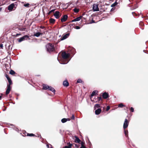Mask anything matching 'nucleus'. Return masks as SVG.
Returning a JSON list of instances; mask_svg holds the SVG:
<instances>
[{
    "mask_svg": "<svg viewBox=\"0 0 148 148\" xmlns=\"http://www.w3.org/2000/svg\"><path fill=\"white\" fill-rule=\"evenodd\" d=\"M47 51L49 53L55 51V48L53 45L50 43L47 44L46 46Z\"/></svg>",
    "mask_w": 148,
    "mask_h": 148,
    "instance_id": "1",
    "label": "nucleus"
},
{
    "mask_svg": "<svg viewBox=\"0 0 148 148\" xmlns=\"http://www.w3.org/2000/svg\"><path fill=\"white\" fill-rule=\"evenodd\" d=\"M8 82V84L7 85V89L5 92V94L8 95L11 90V88L10 85L12 84V81L10 78H8L7 79Z\"/></svg>",
    "mask_w": 148,
    "mask_h": 148,
    "instance_id": "2",
    "label": "nucleus"
},
{
    "mask_svg": "<svg viewBox=\"0 0 148 148\" xmlns=\"http://www.w3.org/2000/svg\"><path fill=\"white\" fill-rule=\"evenodd\" d=\"M70 56L69 53H67L65 51H63L62 53V57L63 59H68Z\"/></svg>",
    "mask_w": 148,
    "mask_h": 148,
    "instance_id": "3",
    "label": "nucleus"
},
{
    "mask_svg": "<svg viewBox=\"0 0 148 148\" xmlns=\"http://www.w3.org/2000/svg\"><path fill=\"white\" fill-rule=\"evenodd\" d=\"M129 121L127 119H125L123 124V128L124 129H126L128 126Z\"/></svg>",
    "mask_w": 148,
    "mask_h": 148,
    "instance_id": "4",
    "label": "nucleus"
},
{
    "mask_svg": "<svg viewBox=\"0 0 148 148\" xmlns=\"http://www.w3.org/2000/svg\"><path fill=\"white\" fill-rule=\"evenodd\" d=\"M29 38V36L27 35H25L22 37H21L19 39H18L17 40L19 42H21L22 41L24 40L25 39H27Z\"/></svg>",
    "mask_w": 148,
    "mask_h": 148,
    "instance_id": "5",
    "label": "nucleus"
},
{
    "mask_svg": "<svg viewBox=\"0 0 148 148\" xmlns=\"http://www.w3.org/2000/svg\"><path fill=\"white\" fill-rule=\"evenodd\" d=\"M93 10L94 11H99L98 4H94L93 5Z\"/></svg>",
    "mask_w": 148,
    "mask_h": 148,
    "instance_id": "6",
    "label": "nucleus"
},
{
    "mask_svg": "<svg viewBox=\"0 0 148 148\" xmlns=\"http://www.w3.org/2000/svg\"><path fill=\"white\" fill-rule=\"evenodd\" d=\"M68 16L67 15H65L62 16L60 19L62 22H65L66 21L68 18Z\"/></svg>",
    "mask_w": 148,
    "mask_h": 148,
    "instance_id": "7",
    "label": "nucleus"
},
{
    "mask_svg": "<svg viewBox=\"0 0 148 148\" xmlns=\"http://www.w3.org/2000/svg\"><path fill=\"white\" fill-rule=\"evenodd\" d=\"M91 100V101L92 102H100V101H101V102L102 101V100L101 97H97V101H96V99L94 100V99L92 100L91 98H90Z\"/></svg>",
    "mask_w": 148,
    "mask_h": 148,
    "instance_id": "8",
    "label": "nucleus"
},
{
    "mask_svg": "<svg viewBox=\"0 0 148 148\" xmlns=\"http://www.w3.org/2000/svg\"><path fill=\"white\" fill-rule=\"evenodd\" d=\"M14 4V3H12L10 5H9L8 7V9L9 10L12 11L13 9Z\"/></svg>",
    "mask_w": 148,
    "mask_h": 148,
    "instance_id": "9",
    "label": "nucleus"
},
{
    "mask_svg": "<svg viewBox=\"0 0 148 148\" xmlns=\"http://www.w3.org/2000/svg\"><path fill=\"white\" fill-rule=\"evenodd\" d=\"M60 12L58 11H56L55 12V13L54 14V15L56 18L57 19L59 18L60 15H59Z\"/></svg>",
    "mask_w": 148,
    "mask_h": 148,
    "instance_id": "10",
    "label": "nucleus"
},
{
    "mask_svg": "<svg viewBox=\"0 0 148 148\" xmlns=\"http://www.w3.org/2000/svg\"><path fill=\"white\" fill-rule=\"evenodd\" d=\"M45 33V31L43 32H38L34 34V36L37 37H39L40 35L43 34Z\"/></svg>",
    "mask_w": 148,
    "mask_h": 148,
    "instance_id": "11",
    "label": "nucleus"
},
{
    "mask_svg": "<svg viewBox=\"0 0 148 148\" xmlns=\"http://www.w3.org/2000/svg\"><path fill=\"white\" fill-rule=\"evenodd\" d=\"M109 95L106 92H105L103 93L102 97L104 99H106L109 97Z\"/></svg>",
    "mask_w": 148,
    "mask_h": 148,
    "instance_id": "12",
    "label": "nucleus"
},
{
    "mask_svg": "<svg viewBox=\"0 0 148 148\" xmlns=\"http://www.w3.org/2000/svg\"><path fill=\"white\" fill-rule=\"evenodd\" d=\"M63 84L65 87H67L69 86V84L67 80H66L63 81Z\"/></svg>",
    "mask_w": 148,
    "mask_h": 148,
    "instance_id": "13",
    "label": "nucleus"
},
{
    "mask_svg": "<svg viewBox=\"0 0 148 148\" xmlns=\"http://www.w3.org/2000/svg\"><path fill=\"white\" fill-rule=\"evenodd\" d=\"M69 36V33H67L66 34H65V35H64L62 36V37L61 38V40H63L66 39L67 37H68Z\"/></svg>",
    "mask_w": 148,
    "mask_h": 148,
    "instance_id": "14",
    "label": "nucleus"
},
{
    "mask_svg": "<svg viewBox=\"0 0 148 148\" xmlns=\"http://www.w3.org/2000/svg\"><path fill=\"white\" fill-rule=\"evenodd\" d=\"M101 112V108H98L95 111V114L96 115L99 114Z\"/></svg>",
    "mask_w": 148,
    "mask_h": 148,
    "instance_id": "15",
    "label": "nucleus"
},
{
    "mask_svg": "<svg viewBox=\"0 0 148 148\" xmlns=\"http://www.w3.org/2000/svg\"><path fill=\"white\" fill-rule=\"evenodd\" d=\"M82 17V16H80L78 17H77L76 18L73 20L71 21V22L79 21L81 19Z\"/></svg>",
    "mask_w": 148,
    "mask_h": 148,
    "instance_id": "16",
    "label": "nucleus"
},
{
    "mask_svg": "<svg viewBox=\"0 0 148 148\" xmlns=\"http://www.w3.org/2000/svg\"><path fill=\"white\" fill-rule=\"evenodd\" d=\"M75 142L77 143H79L81 141L79 139L77 136H75Z\"/></svg>",
    "mask_w": 148,
    "mask_h": 148,
    "instance_id": "17",
    "label": "nucleus"
},
{
    "mask_svg": "<svg viewBox=\"0 0 148 148\" xmlns=\"http://www.w3.org/2000/svg\"><path fill=\"white\" fill-rule=\"evenodd\" d=\"M49 88V86L48 85H47L45 84H43V89L44 90H46L48 89Z\"/></svg>",
    "mask_w": 148,
    "mask_h": 148,
    "instance_id": "18",
    "label": "nucleus"
},
{
    "mask_svg": "<svg viewBox=\"0 0 148 148\" xmlns=\"http://www.w3.org/2000/svg\"><path fill=\"white\" fill-rule=\"evenodd\" d=\"M67 144L68 145V146H66L64 148H71L72 144H71L70 142L67 143Z\"/></svg>",
    "mask_w": 148,
    "mask_h": 148,
    "instance_id": "19",
    "label": "nucleus"
},
{
    "mask_svg": "<svg viewBox=\"0 0 148 148\" xmlns=\"http://www.w3.org/2000/svg\"><path fill=\"white\" fill-rule=\"evenodd\" d=\"M49 21L51 24H54L56 21L55 19L53 18H50L49 20Z\"/></svg>",
    "mask_w": 148,
    "mask_h": 148,
    "instance_id": "20",
    "label": "nucleus"
},
{
    "mask_svg": "<svg viewBox=\"0 0 148 148\" xmlns=\"http://www.w3.org/2000/svg\"><path fill=\"white\" fill-rule=\"evenodd\" d=\"M49 90L53 92L54 94H55L56 90L52 87H51V86H49Z\"/></svg>",
    "mask_w": 148,
    "mask_h": 148,
    "instance_id": "21",
    "label": "nucleus"
},
{
    "mask_svg": "<svg viewBox=\"0 0 148 148\" xmlns=\"http://www.w3.org/2000/svg\"><path fill=\"white\" fill-rule=\"evenodd\" d=\"M101 106L99 104H96L94 106V110H96L97 108H100Z\"/></svg>",
    "mask_w": 148,
    "mask_h": 148,
    "instance_id": "22",
    "label": "nucleus"
},
{
    "mask_svg": "<svg viewBox=\"0 0 148 148\" xmlns=\"http://www.w3.org/2000/svg\"><path fill=\"white\" fill-rule=\"evenodd\" d=\"M124 132L125 136L126 137H128V131L127 130H126L125 129H124Z\"/></svg>",
    "mask_w": 148,
    "mask_h": 148,
    "instance_id": "23",
    "label": "nucleus"
},
{
    "mask_svg": "<svg viewBox=\"0 0 148 148\" xmlns=\"http://www.w3.org/2000/svg\"><path fill=\"white\" fill-rule=\"evenodd\" d=\"M25 133L27 134V136H36L35 135V134H29L26 132H25Z\"/></svg>",
    "mask_w": 148,
    "mask_h": 148,
    "instance_id": "24",
    "label": "nucleus"
},
{
    "mask_svg": "<svg viewBox=\"0 0 148 148\" xmlns=\"http://www.w3.org/2000/svg\"><path fill=\"white\" fill-rule=\"evenodd\" d=\"M26 29L25 28H24L22 27H20L18 28V29L21 31H24Z\"/></svg>",
    "mask_w": 148,
    "mask_h": 148,
    "instance_id": "25",
    "label": "nucleus"
},
{
    "mask_svg": "<svg viewBox=\"0 0 148 148\" xmlns=\"http://www.w3.org/2000/svg\"><path fill=\"white\" fill-rule=\"evenodd\" d=\"M97 92V91L96 90L93 91L92 92V94L91 95V97H92L94 95H95L96 94V92Z\"/></svg>",
    "mask_w": 148,
    "mask_h": 148,
    "instance_id": "26",
    "label": "nucleus"
},
{
    "mask_svg": "<svg viewBox=\"0 0 148 148\" xmlns=\"http://www.w3.org/2000/svg\"><path fill=\"white\" fill-rule=\"evenodd\" d=\"M10 74L12 75H14L16 73L13 70H11L10 72Z\"/></svg>",
    "mask_w": 148,
    "mask_h": 148,
    "instance_id": "27",
    "label": "nucleus"
},
{
    "mask_svg": "<svg viewBox=\"0 0 148 148\" xmlns=\"http://www.w3.org/2000/svg\"><path fill=\"white\" fill-rule=\"evenodd\" d=\"M118 4V3L116 1L115 2L111 5V7H114Z\"/></svg>",
    "mask_w": 148,
    "mask_h": 148,
    "instance_id": "28",
    "label": "nucleus"
},
{
    "mask_svg": "<svg viewBox=\"0 0 148 148\" xmlns=\"http://www.w3.org/2000/svg\"><path fill=\"white\" fill-rule=\"evenodd\" d=\"M73 11L75 13H77L79 12V10L76 8H75L73 9Z\"/></svg>",
    "mask_w": 148,
    "mask_h": 148,
    "instance_id": "29",
    "label": "nucleus"
},
{
    "mask_svg": "<svg viewBox=\"0 0 148 148\" xmlns=\"http://www.w3.org/2000/svg\"><path fill=\"white\" fill-rule=\"evenodd\" d=\"M67 119L66 118H63L61 120V122L62 123H65L67 121Z\"/></svg>",
    "mask_w": 148,
    "mask_h": 148,
    "instance_id": "30",
    "label": "nucleus"
},
{
    "mask_svg": "<svg viewBox=\"0 0 148 148\" xmlns=\"http://www.w3.org/2000/svg\"><path fill=\"white\" fill-rule=\"evenodd\" d=\"M125 106L122 103H120L118 105V107L121 108H122L123 107H125Z\"/></svg>",
    "mask_w": 148,
    "mask_h": 148,
    "instance_id": "31",
    "label": "nucleus"
},
{
    "mask_svg": "<svg viewBox=\"0 0 148 148\" xmlns=\"http://www.w3.org/2000/svg\"><path fill=\"white\" fill-rule=\"evenodd\" d=\"M55 10V9H53L49 11L48 13V15H49L50 14L52 13V12H53Z\"/></svg>",
    "mask_w": 148,
    "mask_h": 148,
    "instance_id": "32",
    "label": "nucleus"
},
{
    "mask_svg": "<svg viewBox=\"0 0 148 148\" xmlns=\"http://www.w3.org/2000/svg\"><path fill=\"white\" fill-rule=\"evenodd\" d=\"M29 4L28 3H27L25 4H24V6L27 7H29Z\"/></svg>",
    "mask_w": 148,
    "mask_h": 148,
    "instance_id": "33",
    "label": "nucleus"
},
{
    "mask_svg": "<svg viewBox=\"0 0 148 148\" xmlns=\"http://www.w3.org/2000/svg\"><path fill=\"white\" fill-rule=\"evenodd\" d=\"M71 120H74L75 119V116L74 114H72L71 117Z\"/></svg>",
    "mask_w": 148,
    "mask_h": 148,
    "instance_id": "34",
    "label": "nucleus"
},
{
    "mask_svg": "<svg viewBox=\"0 0 148 148\" xmlns=\"http://www.w3.org/2000/svg\"><path fill=\"white\" fill-rule=\"evenodd\" d=\"M74 28L75 29H80V27L79 26H75Z\"/></svg>",
    "mask_w": 148,
    "mask_h": 148,
    "instance_id": "35",
    "label": "nucleus"
},
{
    "mask_svg": "<svg viewBox=\"0 0 148 148\" xmlns=\"http://www.w3.org/2000/svg\"><path fill=\"white\" fill-rule=\"evenodd\" d=\"M82 80L81 79H78L77 82V83H81L82 82Z\"/></svg>",
    "mask_w": 148,
    "mask_h": 148,
    "instance_id": "36",
    "label": "nucleus"
},
{
    "mask_svg": "<svg viewBox=\"0 0 148 148\" xmlns=\"http://www.w3.org/2000/svg\"><path fill=\"white\" fill-rule=\"evenodd\" d=\"M130 110L132 112H134V109L132 107L130 108Z\"/></svg>",
    "mask_w": 148,
    "mask_h": 148,
    "instance_id": "37",
    "label": "nucleus"
},
{
    "mask_svg": "<svg viewBox=\"0 0 148 148\" xmlns=\"http://www.w3.org/2000/svg\"><path fill=\"white\" fill-rule=\"evenodd\" d=\"M84 143L83 142H81V147H85L84 145Z\"/></svg>",
    "mask_w": 148,
    "mask_h": 148,
    "instance_id": "38",
    "label": "nucleus"
},
{
    "mask_svg": "<svg viewBox=\"0 0 148 148\" xmlns=\"http://www.w3.org/2000/svg\"><path fill=\"white\" fill-rule=\"evenodd\" d=\"M110 109V107L109 106H108L107 107V108L106 109V111H108Z\"/></svg>",
    "mask_w": 148,
    "mask_h": 148,
    "instance_id": "39",
    "label": "nucleus"
},
{
    "mask_svg": "<svg viewBox=\"0 0 148 148\" xmlns=\"http://www.w3.org/2000/svg\"><path fill=\"white\" fill-rule=\"evenodd\" d=\"M40 28L42 29H43L45 28V27H44V26H40Z\"/></svg>",
    "mask_w": 148,
    "mask_h": 148,
    "instance_id": "40",
    "label": "nucleus"
},
{
    "mask_svg": "<svg viewBox=\"0 0 148 148\" xmlns=\"http://www.w3.org/2000/svg\"><path fill=\"white\" fill-rule=\"evenodd\" d=\"M0 48H1L3 49V45L2 44H1L0 45Z\"/></svg>",
    "mask_w": 148,
    "mask_h": 148,
    "instance_id": "41",
    "label": "nucleus"
},
{
    "mask_svg": "<svg viewBox=\"0 0 148 148\" xmlns=\"http://www.w3.org/2000/svg\"><path fill=\"white\" fill-rule=\"evenodd\" d=\"M11 47V45H9V46H8V51H10V48Z\"/></svg>",
    "mask_w": 148,
    "mask_h": 148,
    "instance_id": "42",
    "label": "nucleus"
},
{
    "mask_svg": "<svg viewBox=\"0 0 148 148\" xmlns=\"http://www.w3.org/2000/svg\"><path fill=\"white\" fill-rule=\"evenodd\" d=\"M5 76L6 77L7 79H8V78H10V77L8 76L7 74H5Z\"/></svg>",
    "mask_w": 148,
    "mask_h": 148,
    "instance_id": "43",
    "label": "nucleus"
},
{
    "mask_svg": "<svg viewBox=\"0 0 148 148\" xmlns=\"http://www.w3.org/2000/svg\"><path fill=\"white\" fill-rule=\"evenodd\" d=\"M67 119V120H67V121H70L71 120V119H70V118H67V119Z\"/></svg>",
    "mask_w": 148,
    "mask_h": 148,
    "instance_id": "44",
    "label": "nucleus"
},
{
    "mask_svg": "<svg viewBox=\"0 0 148 148\" xmlns=\"http://www.w3.org/2000/svg\"><path fill=\"white\" fill-rule=\"evenodd\" d=\"M21 34H17L16 35V37L19 36V35H20Z\"/></svg>",
    "mask_w": 148,
    "mask_h": 148,
    "instance_id": "45",
    "label": "nucleus"
},
{
    "mask_svg": "<svg viewBox=\"0 0 148 148\" xmlns=\"http://www.w3.org/2000/svg\"><path fill=\"white\" fill-rule=\"evenodd\" d=\"M2 8L1 7H0V12L2 10Z\"/></svg>",
    "mask_w": 148,
    "mask_h": 148,
    "instance_id": "46",
    "label": "nucleus"
},
{
    "mask_svg": "<svg viewBox=\"0 0 148 148\" xmlns=\"http://www.w3.org/2000/svg\"><path fill=\"white\" fill-rule=\"evenodd\" d=\"M80 148H86L85 147H81Z\"/></svg>",
    "mask_w": 148,
    "mask_h": 148,
    "instance_id": "47",
    "label": "nucleus"
},
{
    "mask_svg": "<svg viewBox=\"0 0 148 148\" xmlns=\"http://www.w3.org/2000/svg\"><path fill=\"white\" fill-rule=\"evenodd\" d=\"M53 8V7L52 6H51V7H50V10H51Z\"/></svg>",
    "mask_w": 148,
    "mask_h": 148,
    "instance_id": "48",
    "label": "nucleus"
},
{
    "mask_svg": "<svg viewBox=\"0 0 148 148\" xmlns=\"http://www.w3.org/2000/svg\"><path fill=\"white\" fill-rule=\"evenodd\" d=\"M39 32H42V30L41 29L39 30Z\"/></svg>",
    "mask_w": 148,
    "mask_h": 148,
    "instance_id": "49",
    "label": "nucleus"
},
{
    "mask_svg": "<svg viewBox=\"0 0 148 148\" xmlns=\"http://www.w3.org/2000/svg\"><path fill=\"white\" fill-rule=\"evenodd\" d=\"M26 132H25L24 133V134L26 136H27V134L26 133H25Z\"/></svg>",
    "mask_w": 148,
    "mask_h": 148,
    "instance_id": "50",
    "label": "nucleus"
},
{
    "mask_svg": "<svg viewBox=\"0 0 148 148\" xmlns=\"http://www.w3.org/2000/svg\"><path fill=\"white\" fill-rule=\"evenodd\" d=\"M1 97L2 96H0V100L1 99Z\"/></svg>",
    "mask_w": 148,
    "mask_h": 148,
    "instance_id": "51",
    "label": "nucleus"
},
{
    "mask_svg": "<svg viewBox=\"0 0 148 148\" xmlns=\"http://www.w3.org/2000/svg\"><path fill=\"white\" fill-rule=\"evenodd\" d=\"M75 146L76 147H77V144H75Z\"/></svg>",
    "mask_w": 148,
    "mask_h": 148,
    "instance_id": "52",
    "label": "nucleus"
},
{
    "mask_svg": "<svg viewBox=\"0 0 148 148\" xmlns=\"http://www.w3.org/2000/svg\"><path fill=\"white\" fill-rule=\"evenodd\" d=\"M112 9H111V11H112Z\"/></svg>",
    "mask_w": 148,
    "mask_h": 148,
    "instance_id": "53",
    "label": "nucleus"
},
{
    "mask_svg": "<svg viewBox=\"0 0 148 148\" xmlns=\"http://www.w3.org/2000/svg\"><path fill=\"white\" fill-rule=\"evenodd\" d=\"M112 9H111V11H112Z\"/></svg>",
    "mask_w": 148,
    "mask_h": 148,
    "instance_id": "54",
    "label": "nucleus"
},
{
    "mask_svg": "<svg viewBox=\"0 0 148 148\" xmlns=\"http://www.w3.org/2000/svg\"><path fill=\"white\" fill-rule=\"evenodd\" d=\"M12 49V47L11 48V50Z\"/></svg>",
    "mask_w": 148,
    "mask_h": 148,
    "instance_id": "55",
    "label": "nucleus"
},
{
    "mask_svg": "<svg viewBox=\"0 0 148 148\" xmlns=\"http://www.w3.org/2000/svg\"><path fill=\"white\" fill-rule=\"evenodd\" d=\"M51 148H53V147H51Z\"/></svg>",
    "mask_w": 148,
    "mask_h": 148,
    "instance_id": "56",
    "label": "nucleus"
},
{
    "mask_svg": "<svg viewBox=\"0 0 148 148\" xmlns=\"http://www.w3.org/2000/svg\"><path fill=\"white\" fill-rule=\"evenodd\" d=\"M129 1H130V0H129Z\"/></svg>",
    "mask_w": 148,
    "mask_h": 148,
    "instance_id": "57",
    "label": "nucleus"
}]
</instances>
